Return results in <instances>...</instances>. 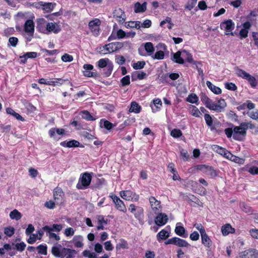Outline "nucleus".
I'll return each mask as SVG.
<instances>
[{
  "label": "nucleus",
  "mask_w": 258,
  "mask_h": 258,
  "mask_svg": "<svg viewBox=\"0 0 258 258\" xmlns=\"http://www.w3.org/2000/svg\"><path fill=\"white\" fill-rule=\"evenodd\" d=\"M75 250L62 247L61 245L53 246L51 249L53 255L61 258H73Z\"/></svg>",
  "instance_id": "nucleus-2"
},
{
  "label": "nucleus",
  "mask_w": 258,
  "mask_h": 258,
  "mask_svg": "<svg viewBox=\"0 0 258 258\" xmlns=\"http://www.w3.org/2000/svg\"><path fill=\"white\" fill-rule=\"evenodd\" d=\"M133 76L137 79L142 80L146 77V74L144 72H137L134 74Z\"/></svg>",
  "instance_id": "nucleus-63"
},
{
  "label": "nucleus",
  "mask_w": 258,
  "mask_h": 258,
  "mask_svg": "<svg viewBox=\"0 0 258 258\" xmlns=\"http://www.w3.org/2000/svg\"><path fill=\"white\" fill-rule=\"evenodd\" d=\"M194 227L200 233L202 243L206 247H210L212 246V241L207 234L204 226L201 223H195Z\"/></svg>",
  "instance_id": "nucleus-4"
},
{
  "label": "nucleus",
  "mask_w": 258,
  "mask_h": 258,
  "mask_svg": "<svg viewBox=\"0 0 258 258\" xmlns=\"http://www.w3.org/2000/svg\"><path fill=\"white\" fill-rule=\"evenodd\" d=\"M92 180V175L88 172H85L80 175L76 187L79 189H86L90 185Z\"/></svg>",
  "instance_id": "nucleus-6"
},
{
  "label": "nucleus",
  "mask_w": 258,
  "mask_h": 258,
  "mask_svg": "<svg viewBox=\"0 0 258 258\" xmlns=\"http://www.w3.org/2000/svg\"><path fill=\"white\" fill-rule=\"evenodd\" d=\"M97 229L102 230L104 229V225H106L107 223L103 216L99 215L97 217Z\"/></svg>",
  "instance_id": "nucleus-32"
},
{
  "label": "nucleus",
  "mask_w": 258,
  "mask_h": 258,
  "mask_svg": "<svg viewBox=\"0 0 258 258\" xmlns=\"http://www.w3.org/2000/svg\"><path fill=\"white\" fill-rule=\"evenodd\" d=\"M6 111L8 114L13 115L17 119L19 120H21L22 121H24L25 120L24 118L21 115L16 112L13 109H12L11 108H7Z\"/></svg>",
  "instance_id": "nucleus-43"
},
{
  "label": "nucleus",
  "mask_w": 258,
  "mask_h": 258,
  "mask_svg": "<svg viewBox=\"0 0 258 258\" xmlns=\"http://www.w3.org/2000/svg\"><path fill=\"white\" fill-rule=\"evenodd\" d=\"M247 114L248 116L251 119L258 120V110L248 112Z\"/></svg>",
  "instance_id": "nucleus-61"
},
{
  "label": "nucleus",
  "mask_w": 258,
  "mask_h": 258,
  "mask_svg": "<svg viewBox=\"0 0 258 258\" xmlns=\"http://www.w3.org/2000/svg\"><path fill=\"white\" fill-rule=\"evenodd\" d=\"M68 81V79L64 80L61 78H56L53 81H49V85L53 86H60L62 85L66 81Z\"/></svg>",
  "instance_id": "nucleus-46"
},
{
  "label": "nucleus",
  "mask_w": 258,
  "mask_h": 258,
  "mask_svg": "<svg viewBox=\"0 0 258 258\" xmlns=\"http://www.w3.org/2000/svg\"><path fill=\"white\" fill-rule=\"evenodd\" d=\"M147 3L144 2L143 4L136 2L134 4V10L135 13H143L147 10Z\"/></svg>",
  "instance_id": "nucleus-26"
},
{
  "label": "nucleus",
  "mask_w": 258,
  "mask_h": 258,
  "mask_svg": "<svg viewBox=\"0 0 258 258\" xmlns=\"http://www.w3.org/2000/svg\"><path fill=\"white\" fill-rule=\"evenodd\" d=\"M100 122L103 124V127L108 130H111L113 126L112 123L106 120L101 119Z\"/></svg>",
  "instance_id": "nucleus-56"
},
{
  "label": "nucleus",
  "mask_w": 258,
  "mask_h": 258,
  "mask_svg": "<svg viewBox=\"0 0 258 258\" xmlns=\"http://www.w3.org/2000/svg\"><path fill=\"white\" fill-rule=\"evenodd\" d=\"M62 229V226L61 224H53L52 225H47L43 227V229L47 232H52V231H55V232H59Z\"/></svg>",
  "instance_id": "nucleus-28"
},
{
  "label": "nucleus",
  "mask_w": 258,
  "mask_h": 258,
  "mask_svg": "<svg viewBox=\"0 0 258 258\" xmlns=\"http://www.w3.org/2000/svg\"><path fill=\"white\" fill-rule=\"evenodd\" d=\"M248 258H258V250L255 249L247 250Z\"/></svg>",
  "instance_id": "nucleus-49"
},
{
  "label": "nucleus",
  "mask_w": 258,
  "mask_h": 258,
  "mask_svg": "<svg viewBox=\"0 0 258 258\" xmlns=\"http://www.w3.org/2000/svg\"><path fill=\"white\" fill-rule=\"evenodd\" d=\"M168 220L167 215L163 213H158V215L155 219V224L159 226H162L165 225Z\"/></svg>",
  "instance_id": "nucleus-21"
},
{
  "label": "nucleus",
  "mask_w": 258,
  "mask_h": 258,
  "mask_svg": "<svg viewBox=\"0 0 258 258\" xmlns=\"http://www.w3.org/2000/svg\"><path fill=\"white\" fill-rule=\"evenodd\" d=\"M103 245L107 251H112L114 247L110 240L105 241Z\"/></svg>",
  "instance_id": "nucleus-59"
},
{
  "label": "nucleus",
  "mask_w": 258,
  "mask_h": 258,
  "mask_svg": "<svg viewBox=\"0 0 258 258\" xmlns=\"http://www.w3.org/2000/svg\"><path fill=\"white\" fill-rule=\"evenodd\" d=\"M60 145L63 147L72 148L80 146V143L75 140L70 141H63L60 143Z\"/></svg>",
  "instance_id": "nucleus-31"
},
{
  "label": "nucleus",
  "mask_w": 258,
  "mask_h": 258,
  "mask_svg": "<svg viewBox=\"0 0 258 258\" xmlns=\"http://www.w3.org/2000/svg\"><path fill=\"white\" fill-rule=\"evenodd\" d=\"M123 43L119 42L110 43L99 48V51L103 54L110 53L121 48Z\"/></svg>",
  "instance_id": "nucleus-7"
},
{
  "label": "nucleus",
  "mask_w": 258,
  "mask_h": 258,
  "mask_svg": "<svg viewBox=\"0 0 258 258\" xmlns=\"http://www.w3.org/2000/svg\"><path fill=\"white\" fill-rule=\"evenodd\" d=\"M215 106L217 110H213L218 112H222L226 106V103L224 99H221L218 100L217 103H215Z\"/></svg>",
  "instance_id": "nucleus-34"
},
{
  "label": "nucleus",
  "mask_w": 258,
  "mask_h": 258,
  "mask_svg": "<svg viewBox=\"0 0 258 258\" xmlns=\"http://www.w3.org/2000/svg\"><path fill=\"white\" fill-rule=\"evenodd\" d=\"M225 87L229 90L235 91L237 89V87L235 84L233 83L227 82L224 84Z\"/></svg>",
  "instance_id": "nucleus-62"
},
{
  "label": "nucleus",
  "mask_w": 258,
  "mask_h": 258,
  "mask_svg": "<svg viewBox=\"0 0 258 258\" xmlns=\"http://www.w3.org/2000/svg\"><path fill=\"white\" fill-rule=\"evenodd\" d=\"M206 84L209 89L214 94H220L221 93V89L219 87L213 85L211 82L207 81Z\"/></svg>",
  "instance_id": "nucleus-38"
},
{
  "label": "nucleus",
  "mask_w": 258,
  "mask_h": 258,
  "mask_svg": "<svg viewBox=\"0 0 258 258\" xmlns=\"http://www.w3.org/2000/svg\"><path fill=\"white\" fill-rule=\"evenodd\" d=\"M61 59L63 62H71L73 60V57L72 55L68 53H64L61 57Z\"/></svg>",
  "instance_id": "nucleus-58"
},
{
  "label": "nucleus",
  "mask_w": 258,
  "mask_h": 258,
  "mask_svg": "<svg viewBox=\"0 0 258 258\" xmlns=\"http://www.w3.org/2000/svg\"><path fill=\"white\" fill-rule=\"evenodd\" d=\"M114 17H116L117 21L123 23L125 21V14L123 11L120 9H117L114 10L113 13Z\"/></svg>",
  "instance_id": "nucleus-30"
},
{
  "label": "nucleus",
  "mask_w": 258,
  "mask_h": 258,
  "mask_svg": "<svg viewBox=\"0 0 258 258\" xmlns=\"http://www.w3.org/2000/svg\"><path fill=\"white\" fill-rule=\"evenodd\" d=\"M9 216L11 219L16 221L19 220L22 217L21 213L16 209H14L11 211Z\"/></svg>",
  "instance_id": "nucleus-42"
},
{
  "label": "nucleus",
  "mask_w": 258,
  "mask_h": 258,
  "mask_svg": "<svg viewBox=\"0 0 258 258\" xmlns=\"http://www.w3.org/2000/svg\"><path fill=\"white\" fill-rule=\"evenodd\" d=\"M15 229L13 227L9 226L5 228L4 230L5 234L10 237L12 236L14 233Z\"/></svg>",
  "instance_id": "nucleus-57"
},
{
  "label": "nucleus",
  "mask_w": 258,
  "mask_h": 258,
  "mask_svg": "<svg viewBox=\"0 0 258 258\" xmlns=\"http://www.w3.org/2000/svg\"><path fill=\"white\" fill-rule=\"evenodd\" d=\"M84 70L82 71L83 75L87 77H96L97 73L91 72L93 70L94 67L91 64H85L83 66Z\"/></svg>",
  "instance_id": "nucleus-20"
},
{
  "label": "nucleus",
  "mask_w": 258,
  "mask_h": 258,
  "mask_svg": "<svg viewBox=\"0 0 258 258\" xmlns=\"http://www.w3.org/2000/svg\"><path fill=\"white\" fill-rule=\"evenodd\" d=\"M229 160H230L235 163L238 164L239 165H243L244 163L245 159L242 158H240L239 157L236 156L231 153L229 158H228Z\"/></svg>",
  "instance_id": "nucleus-39"
},
{
  "label": "nucleus",
  "mask_w": 258,
  "mask_h": 258,
  "mask_svg": "<svg viewBox=\"0 0 258 258\" xmlns=\"http://www.w3.org/2000/svg\"><path fill=\"white\" fill-rule=\"evenodd\" d=\"M101 24V21L98 19H95L89 23V27L95 36H98L99 34V27Z\"/></svg>",
  "instance_id": "nucleus-19"
},
{
  "label": "nucleus",
  "mask_w": 258,
  "mask_h": 258,
  "mask_svg": "<svg viewBox=\"0 0 258 258\" xmlns=\"http://www.w3.org/2000/svg\"><path fill=\"white\" fill-rule=\"evenodd\" d=\"M81 116L82 118L88 120H95L96 119V118L93 117L87 111H82L81 112Z\"/></svg>",
  "instance_id": "nucleus-50"
},
{
  "label": "nucleus",
  "mask_w": 258,
  "mask_h": 258,
  "mask_svg": "<svg viewBox=\"0 0 258 258\" xmlns=\"http://www.w3.org/2000/svg\"><path fill=\"white\" fill-rule=\"evenodd\" d=\"M170 229L166 227L165 229L160 231L157 235V239L159 242L165 240L170 236Z\"/></svg>",
  "instance_id": "nucleus-25"
},
{
  "label": "nucleus",
  "mask_w": 258,
  "mask_h": 258,
  "mask_svg": "<svg viewBox=\"0 0 258 258\" xmlns=\"http://www.w3.org/2000/svg\"><path fill=\"white\" fill-rule=\"evenodd\" d=\"M198 0H188L187 4L185 6V8L188 11L192 10L197 4Z\"/></svg>",
  "instance_id": "nucleus-51"
},
{
  "label": "nucleus",
  "mask_w": 258,
  "mask_h": 258,
  "mask_svg": "<svg viewBox=\"0 0 258 258\" xmlns=\"http://www.w3.org/2000/svg\"><path fill=\"white\" fill-rule=\"evenodd\" d=\"M144 49L147 55L152 56L154 52L155 48L152 43L148 42L144 44Z\"/></svg>",
  "instance_id": "nucleus-33"
},
{
  "label": "nucleus",
  "mask_w": 258,
  "mask_h": 258,
  "mask_svg": "<svg viewBox=\"0 0 258 258\" xmlns=\"http://www.w3.org/2000/svg\"><path fill=\"white\" fill-rule=\"evenodd\" d=\"M250 26L251 24L249 22H246L243 24V28L241 29L239 33L241 38H245L247 36L248 29Z\"/></svg>",
  "instance_id": "nucleus-35"
},
{
  "label": "nucleus",
  "mask_w": 258,
  "mask_h": 258,
  "mask_svg": "<svg viewBox=\"0 0 258 258\" xmlns=\"http://www.w3.org/2000/svg\"><path fill=\"white\" fill-rule=\"evenodd\" d=\"M165 244L166 245L174 244L177 246L181 247H186L189 246V243L186 240L177 237L168 239L165 242Z\"/></svg>",
  "instance_id": "nucleus-13"
},
{
  "label": "nucleus",
  "mask_w": 258,
  "mask_h": 258,
  "mask_svg": "<svg viewBox=\"0 0 258 258\" xmlns=\"http://www.w3.org/2000/svg\"><path fill=\"white\" fill-rule=\"evenodd\" d=\"M74 233H75V230L72 227H69V228H66L64 231V235L67 237L72 236L74 235Z\"/></svg>",
  "instance_id": "nucleus-64"
},
{
  "label": "nucleus",
  "mask_w": 258,
  "mask_h": 258,
  "mask_svg": "<svg viewBox=\"0 0 258 258\" xmlns=\"http://www.w3.org/2000/svg\"><path fill=\"white\" fill-rule=\"evenodd\" d=\"M186 101L192 104H196L199 101V97L195 93H191L186 98Z\"/></svg>",
  "instance_id": "nucleus-45"
},
{
  "label": "nucleus",
  "mask_w": 258,
  "mask_h": 258,
  "mask_svg": "<svg viewBox=\"0 0 258 258\" xmlns=\"http://www.w3.org/2000/svg\"><path fill=\"white\" fill-rule=\"evenodd\" d=\"M165 56V52L162 50H158L155 53H153L151 56L154 59H163Z\"/></svg>",
  "instance_id": "nucleus-47"
},
{
  "label": "nucleus",
  "mask_w": 258,
  "mask_h": 258,
  "mask_svg": "<svg viewBox=\"0 0 258 258\" xmlns=\"http://www.w3.org/2000/svg\"><path fill=\"white\" fill-rule=\"evenodd\" d=\"M126 27L127 28H136L139 29L141 28V22L140 21H130Z\"/></svg>",
  "instance_id": "nucleus-52"
},
{
  "label": "nucleus",
  "mask_w": 258,
  "mask_h": 258,
  "mask_svg": "<svg viewBox=\"0 0 258 258\" xmlns=\"http://www.w3.org/2000/svg\"><path fill=\"white\" fill-rule=\"evenodd\" d=\"M37 29L38 30L43 34H45L46 25L47 23L44 18H39L37 20Z\"/></svg>",
  "instance_id": "nucleus-27"
},
{
  "label": "nucleus",
  "mask_w": 258,
  "mask_h": 258,
  "mask_svg": "<svg viewBox=\"0 0 258 258\" xmlns=\"http://www.w3.org/2000/svg\"><path fill=\"white\" fill-rule=\"evenodd\" d=\"M174 231L177 235L180 237L186 238L188 236L187 233H186L185 229L180 222L176 223Z\"/></svg>",
  "instance_id": "nucleus-24"
},
{
  "label": "nucleus",
  "mask_w": 258,
  "mask_h": 258,
  "mask_svg": "<svg viewBox=\"0 0 258 258\" xmlns=\"http://www.w3.org/2000/svg\"><path fill=\"white\" fill-rule=\"evenodd\" d=\"M149 202L151 212L154 214H157L162 210V206L160 201L157 200L154 197H149Z\"/></svg>",
  "instance_id": "nucleus-11"
},
{
  "label": "nucleus",
  "mask_w": 258,
  "mask_h": 258,
  "mask_svg": "<svg viewBox=\"0 0 258 258\" xmlns=\"http://www.w3.org/2000/svg\"><path fill=\"white\" fill-rule=\"evenodd\" d=\"M56 4L52 3H44L42 10L45 13L51 12L55 7Z\"/></svg>",
  "instance_id": "nucleus-40"
},
{
  "label": "nucleus",
  "mask_w": 258,
  "mask_h": 258,
  "mask_svg": "<svg viewBox=\"0 0 258 258\" xmlns=\"http://www.w3.org/2000/svg\"><path fill=\"white\" fill-rule=\"evenodd\" d=\"M255 126L251 122H242L239 126H233V139L237 141L244 139L248 128L253 129Z\"/></svg>",
  "instance_id": "nucleus-1"
},
{
  "label": "nucleus",
  "mask_w": 258,
  "mask_h": 258,
  "mask_svg": "<svg viewBox=\"0 0 258 258\" xmlns=\"http://www.w3.org/2000/svg\"><path fill=\"white\" fill-rule=\"evenodd\" d=\"M152 102L157 109L156 110H155L154 109L152 108V111L155 112L157 111L160 110L162 106V101L161 99L159 98L153 99Z\"/></svg>",
  "instance_id": "nucleus-48"
},
{
  "label": "nucleus",
  "mask_w": 258,
  "mask_h": 258,
  "mask_svg": "<svg viewBox=\"0 0 258 258\" xmlns=\"http://www.w3.org/2000/svg\"><path fill=\"white\" fill-rule=\"evenodd\" d=\"M119 196L123 200L131 202H138L139 200V195L131 190L120 191Z\"/></svg>",
  "instance_id": "nucleus-8"
},
{
  "label": "nucleus",
  "mask_w": 258,
  "mask_h": 258,
  "mask_svg": "<svg viewBox=\"0 0 258 258\" xmlns=\"http://www.w3.org/2000/svg\"><path fill=\"white\" fill-rule=\"evenodd\" d=\"M24 31L26 33V38L28 41H30L33 37L34 33V24L31 20H28L24 25Z\"/></svg>",
  "instance_id": "nucleus-9"
},
{
  "label": "nucleus",
  "mask_w": 258,
  "mask_h": 258,
  "mask_svg": "<svg viewBox=\"0 0 258 258\" xmlns=\"http://www.w3.org/2000/svg\"><path fill=\"white\" fill-rule=\"evenodd\" d=\"M38 253L42 255L47 254V246L46 245H39L37 247Z\"/></svg>",
  "instance_id": "nucleus-53"
},
{
  "label": "nucleus",
  "mask_w": 258,
  "mask_h": 258,
  "mask_svg": "<svg viewBox=\"0 0 258 258\" xmlns=\"http://www.w3.org/2000/svg\"><path fill=\"white\" fill-rule=\"evenodd\" d=\"M83 238L80 235H76L74 237L72 242L75 247H82L83 246Z\"/></svg>",
  "instance_id": "nucleus-37"
},
{
  "label": "nucleus",
  "mask_w": 258,
  "mask_h": 258,
  "mask_svg": "<svg viewBox=\"0 0 258 258\" xmlns=\"http://www.w3.org/2000/svg\"><path fill=\"white\" fill-rule=\"evenodd\" d=\"M115 247L116 250L128 249L129 248L127 241L122 239L119 240L118 243L116 245Z\"/></svg>",
  "instance_id": "nucleus-44"
},
{
  "label": "nucleus",
  "mask_w": 258,
  "mask_h": 258,
  "mask_svg": "<svg viewBox=\"0 0 258 258\" xmlns=\"http://www.w3.org/2000/svg\"><path fill=\"white\" fill-rule=\"evenodd\" d=\"M241 209L246 213H250L251 212V208L248 205L242 203L240 204Z\"/></svg>",
  "instance_id": "nucleus-60"
},
{
  "label": "nucleus",
  "mask_w": 258,
  "mask_h": 258,
  "mask_svg": "<svg viewBox=\"0 0 258 258\" xmlns=\"http://www.w3.org/2000/svg\"><path fill=\"white\" fill-rule=\"evenodd\" d=\"M201 101L203 102L206 107L210 110H217L215 106V103L212 100L210 99L207 96L203 95L201 97Z\"/></svg>",
  "instance_id": "nucleus-23"
},
{
  "label": "nucleus",
  "mask_w": 258,
  "mask_h": 258,
  "mask_svg": "<svg viewBox=\"0 0 258 258\" xmlns=\"http://www.w3.org/2000/svg\"><path fill=\"white\" fill-rule=\"evenodd\" d=\"M221 232L224 236H226L230 233H234L235 229L230 224H226L222 226Z\"/></svg>",
  "instance_id": "nucleus-29"
},
{
  "label": "nucleus",
  "mask_w": 258,
  "mask_h": 258,
  "mask_svg": "<svg viewBox=\"0 0 258 258\" xmlns=\"http://www.w3.org/2000/svg\"><path fill=\"white\" fill-rule=\"evenodd\" d=\"M190 113L194 116L198 118L202 117V113L199 109L194 105H190L189 107Z\"/></svg>",
  "instance_id": "nucleus-36"
},
{
  "label": "nucleus",
  "mask_w": 258,
  "mask_h": 258,
  "mask_svg": "<svg viewBox=\"0 0 258 258\" xmlns=\"http://www.w3.org/2000/svg\"><path fill=\"white\" fill-rule=\"evenodd\" d=\"M61 31V27L58 23L56 22H48L46 25L45 34H48L51 33L57 34Z\"/></svg>",
  "instance_id": "nucleus-16"
},
{
  "label": "nucleus",
  "mask_w": 258,
  "mask_h": 258,
  "mask_svg": "<svg viewBox=\"0 0 258 258\" xmlns=\"http://www.w3.org/2000/svg\"><path fill=\"white\" fill-rule=\"evenodd\" d=\"M97 66L100 68L106 67L107 71L105 73L106 76L110 75L113 68L112 63L108 58H101L97 61Z\"/></svg>",
  "instance_id": "nucleus-12"
},
{
  "label": "nucleus",
  "mask_w": 258,
  "mask_h": 258,
  "mask_svg": "<svg viewBox=\"0 0 258 258\" xmlns=\"http://www.w3.org/2000/svg\"><path fill=\"white\" fill-rule=\"evenodd\" d=\"M53 198L57 205H61L64 202V193L59 187L55 188L53 190Z\"/></svg>",
  "instance_id": "nucleus-17"
},
{
  "label": "nucleus",
  "mask_w": 258,
  "mask_h": 258,
  "mask_svg": "<svg viewBox=\"0 0 258 258\" xmlns=\"http://www.w3.org/2000/svg\"><path fill=\"white\" fill-rule=\"evenodd\" d=\"M128 210L136 219L140 220L143 218L144 210L142 207L131 204L128 206Z\"/></svg>",
  "instance_id": "nucleus-10"
},
{
  "label": "nucleus",
  "mask_w": 258,
  "mask_h": 258,
  "mask_svg": "<svg viewBox=\"0 0 258 258\" xmlns=\"http://www.w3.org/2000/svg\"><path fill=\"white\" fill-rule=\"evenodd\" d=\"M235 74L238 77L246 80L252 88H255L257 85V81L255 78L244 70L236 68Z\"/></svg>",
  "instance_id": "nucleus-5"
},
{
  "label": "nucleus",
  "mask_w": 258,
  "mask_h": 258,
  "mask_svg": "<svg viewBox=\"0 0 258 258\" xmlns=\"http://www.w3.org/2000/svg\"><path fill=\"white\" fill-rule=\"evenodd\" d=\"M212 149L215 152L223 156L227 159H228V158H229V156L231 153L229 151L227 150L226 149L220 147L218 145L213 146Z\"/></svg>",
  "instance_id": "nucleus-22"
},
{
  "label": "nucleus",
  "mask_w": 258,
  "mask_h": 258,
  "mask_svg": "<svg viewBox=\"0 0 258 258\" xmlns=\"http://www.w3.org/2000/svg\"><path fill=\"white\" fill-rule=\"evenodd\" d=\"M220 28L222 30H224L225 35H233L232 31L235 28V24L231 20H228L222 22L220 24Z\"/></svg>",
  "instance_id": "nucleus-15"
},
{
  "label": "nucleus",
  "mask_w": 258,
  "mask_h": 258,
  "mask_svg": "<svg viewBox=\"0 0 258 258\" xmlns=\"http://www.w3.org/2000/svg\"><path fill=\"white\" fill-rule=\"evenodd\" d=\"M125 33L122 29H118L114 26L110 36L108 37V41L115 39H122L125 36Z\"/></svg>",
  "instance_id": "nucleus-18"
},
{
  "label": "nucleus",
  "mask_w": 258,
  "mask_h": 258,
  "mask_svg": "<svg viewBox=\"0 0 258 258\" xmlns=\"http://www.w3.org/2000/svg\"><path fill=\"white\" fill-rule=\"evenodd\" d=\"M182 133L179 129L174 128L170 132V135L174 138H177L181 136Z\"/></svg>",
  "instance_id": "nucleus-54"
},
{
  "label": "nucleus",
  "mask_w": 258,
  "mask_h": 258,
  "mask_svg": "<svg viewBox=\"0 0 258 258\" xmlns=\"http://www.w3.org/2000/svg\"><path fill=\"white\" fill-rule=\"evenodd\" d=\"M173 60L179 64H183L185 61L189 63L194 62L192 54L185 50L178 51L174 53Z\"/></svg>",
  "instance_id": "nucleus-3"
},
{
  "label": "nucleus",
  "mask_w": 258,
  "mask_h": 258,
  "mask_svg": "<svg viewBox=\"0 0 258 258\" xmlns=\"http://www.w3.org/2000/svg\"><path fill=\"white\" fill-rule=\"evenodd\" d=\"M110 197L115 205V208L122 212L125 213L127 211L124 203L117 196L114 194H111Z\"/></svg>",
  "instance_id": "nucleus-14"
},
{
  "label": "nucleus",
  "mask_w": 258,
  "mask_h": 258,
  "mask_svg": "<svg viewBox=\"0 0 258 258\" xmlns=\"http://www.w3.org/2000/svg\"><path fill=\"white\" fill-rule=\"evenodd\" d=\"M145 64L144 61H138L133 64V68L135 70H140L144 67Z\"/></svg>",
  "instance_id": "nucleus-55"
},
{
  "label": "nucleus",
  "mask_w": 258,
  "mask_h": 258,
  "mask_svg": "<svg viewBox=\"0 0 258 258\" xmlns=\"http://www.w3.org/2000/svg\"><path fill=\"white\" fill-rule=\"evenodd\" d=\"M141 107L136 102H132L131 104V107L129 109L130 112L139 113L141 111Z\"/></svg>",
  "instance_id": "nucleus-41"
}]
</instances>
